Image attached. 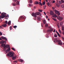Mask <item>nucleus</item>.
<instances>
[{"instance_id": "obj_27", "label": "nucleus", "mask_w": 64, "mask_h": 64, "mask_svg": "<svg viewBox=\"0 0 64 64\" xmlns=\"http://www.w3.org/2000/svg\"><path fill=\"white\" fill-rule=\"evenodd\" d=\"M48 24H45V27H47L48 26Z\"/></svg>"}, {"instance_id": "obj_30", "label": "nucleus", "mask_w": 64, "mask_h": 64, "mask_svg": "<svg viewBox=\"0 0 64 64\" xmlns=\"http://www.w3.org/2000/svg\"><path fill=\"white\" fill-rule=\"evenodd\" d=\"M58 30L59 31L60 33V34H62V33L61 32L60 30Z\"/></svg>"}, {"instance_id": "obj_6", "label": "nucleus", "mask_w": 64, "mask_h": 64, "mask_svg": "<svg viewBox=\"0 0 64 64\" xmlns=\"http://www.w3.org/2000/svg\"><path fill=\"white\" fill-rule=\"evenodd\" d=\"M7 26L6 24H4L2 25L1 26H0V28H3V26L4 27H5Z\"/></svg>"}, {"instance_id": "obj_18", "label": "nucleus", "mask_w": 64, "mask_h": 64, "mask_svg": "<svg viewBox=\"0 0 64 64\" xmlns=\"http://www.w3.org/2000/svg\"><path fill=\"white\" fill-rule=\"evenodd\" d=\"M54 11L55 12V13L56 14H57V13H60L59 11H58L56 10H54Z\"/></svg>"}, {"instance_id": "obj_62", "label": "nucleus", "mask_w": 64, "mask_h": 64, "mask_svg": "<svg viewBox=\"0 0 64 64\" xmlns=\"http://www.w3.org/2000/svg\"><path fill=\"white\" fill-rule=\"evenodd\" d=\"M34 8H36V6L34 7Z\"/></svg>"}, {"instance_id": "obj_49", "label": "nucleus", "mask_w": 64, "mask_h": 64, "mask_svg": "<svg viewBox=\"0 0 64 64\" xmlns=\"http://www.w3.org/2000/svg\"><path fill=\"white\" fill-rule=\"evenodd\" d=\"M57 26H58V28H60V27L59 26V25H57Z\"/></svg>"}, {"instance_id": "obj_44", "label": "nucleus", "mask_w": 64, "mask_h": 64, "mask_svg": "<svg viewBox=\"0 0 64 64\" xmlns=\"http://www.w3.org/2000/svg\"><path fill=\"white\" fill-rule=\"evenodd\" d=\"M52 19H53V20H54V21H56V19H55V18H52Z\"/></svg>"}, {"instance_id": "obj_45", "label": "nucleus", "mask_w": 64, "mask_h": 64, "mask_svg": "<svg viewBox=\"0 0 64 64\" xmlns=\"http://www.w3.org/2000/svg\"><path fill=\"white\" fill-rule=\"evenodd\" d=\"M5 23L6 24H7V20L5 22Z\"/></svg>"}, {"instance_id": "obj_3", "label": "nucleus", "mask_w": 64, "mask_h": 64, "mask_svg": "<svg viewBox=\"0 0 64 64\" xmlns=\"http://www.w3.org/2000/svg\"><path fill=\"white\" fill-rule=\"evenodd\" d=\"M6 14L4 12L2 13L1 16H0V20L1 19V18H4L6 16Z\"/></svg>"}, {"instance_id": "obj_38", "label": "nucleus", "mask_w": 64, "mask_h": 64, "mask_svg": "<svg viewBox=\"0 0 64 64\" xmlns=\"http://www.w3.org/2000/svg\"><path fill=\"white\" fill-rule=\"evenodd\" d=\"M17 26H13V28H17Z\"/></svg>"}, {"instance_id": "obj_28", "label": "nucleus", "mask_w": 64, "mask_h": 64, "mask_svg": "<svg viewBox=\"0 0 64 64\" xmlns=\"http://www.w3.org/2000/svg\"><path fill=\"white\" fill-rule=\"evenodd\" d=\"M56 6L58 7H59L60 6V5L59 4H56Z\"/></svg>"}, {"instance_id": "obj_61", "label": "nucleus", "mask_w": 64, "mask_h": 64, "mask_svg": "<svg viewBox=\"0 0 64 64\" xmlns=\"http://www.w3.org/2000/svg\"><path fill=\"white\" fill-rule=\"evenodd\" d=\"M48 1L47 0H46V2H48Z\"/></svg>"}, {"instance_id": "obj_17", "label": "nucleus", "mask_w": 64, "mask_h": 64, "mask_svg": "<svg viewBox=\"0 0 64 64\" xmlns=\"http://www.w3.org/2000/svg\"><path fill=\"white\" fill-rule=\"evenodd\" d=\"M11 22L10 21L8 22V26H10V24H11Z\"/></svg>"}, {"instance_id": "obj_21", "label": "nucleus", "mask_w": 64, "mask_h": 64, "mask_svg": "<svg viewBox=\"0 0 64 64\" xmlns=\"http://www.w3.org/2000/svg\"><path fill=\"white\" fill-rule=\"evenodd\" d=\"M57 38H55V39L54 40V42H57Z\"/></svg>"}, {"instance_id": "obj_53", "label": "nucleus", "mask_w": 64, "mask_h": 64, "mask_svg": "<svg viewBox=\"0 0 64 64\" xmlns=\"http://www.w3.org/2000/svg\"><path fill=\"white\" fill-rule=\"evenodd\" d=\"M44 14L45 15H46V14L45 13V12H44Z\"/></svg>"}, {"instance_id": "obj_63", "label": "nucleus", "mask_w": 64, "mask_h": 64, "mask_svg": "<svg viewBox=\"0 0 64 64\" xmlns=\"http://www.w3.org/2000/svg\"><path fill=\"white\" fill-rule=\"evenodd\" d=\"M50 20V19H49V18H48V21H49Z\"/></svg>"}, {"instance_id": "obj_5", "label": "nucleus", "mask_w": 64, "mask_h": 64, "mask_svg": "<svg viewBox=\"0 0 64 64\" xmlns=\"http://www.w3.org/2000/svg\"><path fill=\"white\" fill-rule=\"evenodd\" d=\"M19 2L18 1L17 2H16V3H12V5L13 6H15L16 5H19Z\"/></svg>"}, {"instance_id": "obj_59", "label": "nucleus", "mask_w": 64, "mask_h": 64, "mask_svg": "<svg viewBox=\"0 0 64 64\" xmlns=\"http://www.w3.org/2000/svg\"><path fill=\"white\" fill-rule=\"evenodd\" d=\"M6 18H7V17H8L7 16H6Z\"/></svg>"}, {"instance_id": "obj_52", "label": "nucleus", "mask_w": 64, "mask_h": 64, "mask_svg": "<svg viewBox=\"0 0 64 64\" xmlns=\"http://www.w3.org/2000/svg\"><path fill=\"white\" fill-rule=\"evenodd\" d=\"M40 16H42V14L41 13H40Z\"/></svg>"}, {"instance_id": "obj_11", "label": "nucleus", "mask_w": 64, "mask_h": 64, "mask_svg": "<svg viewBox=\"0 0 64 64\" xmlns=\"http://www.w3.org/2000/svg\"><path fill=\"white\" fill-rule=\"evenodd\" d=\"M1 38H2V39L5 40L6 41L7 40V38H6L4 37L3 36H2Z\"/></svg>"}, {"instance_id": "obj_8", "label": "nucleus", "mask_w": 64, "mask_h": 64, "mask_svg": "<svg viewBox=\"0 0 64 64\" xmlns=\"http://www.w3.org/2000/svg\"><path fill=\"white\" fill-rule=\"evenodd\" d=\"M57 18L58 19L60 20H62L63 19V18H62V17H61V16H60L58 17Z\"/></svg>"}, {"instance_id": "obj_9", "label": "nucleus", "mask_w": 64, "mask_h": 64, "mask_svg": "<svg viewBox=\"0 0 64 64\" xmlns=\"http://www.w3.org/2000/svg\"><path fill=\"white\" fill-rule=\"evenodd\" d=\"M53 29L52 28H50V29L48 30L47 32H52L53 31Z\"/></svg>"}, {"instance_id": "obj_4", "label": "nucleus", "mask_w": 64, "mask_h": 64, "mask_svg": "<svg viewBox=\"0 0 64 64\" xmlns=\"http://www.w3.org/2000/svg\"><path fill=\"white\" fill-rule=\"evenodd\" d=\"M56 42H57L58 44L59 45H62V44L63 43L62 42L61 40H58Z\"/></svg>"}, {"instance_id": "obj_43", "label": "nucleus", "mask_w": 64, "mask_h": 64, "mask_svg": "<svg viewBox=\"0 0 64 64\" xmlns=\"http://www.w3.org/2000/svg\"><path fill=\"white\" fill-rule=\"evenodd\" d=\"M2 33L1 32H0V35L2 36Z\"/></svg>"}, {"instance_id": "obj_23", "label": "nucleus", "mask_w": 64, "mask_h": 64, "mask_svg": "<svg viewBox=\"0 0 64 64\" xmlns=\"http://www.w3.org/2000/svg\"><path fill=\"white\" fill-rule=\"evenodd\" d=\"M43 22L44 24H45L46 23V21L45 20H43Z\"/></svg>"}, {"instance_id": "obj_47", "label": "nucleus", "mask_w": 64, "mask_h": 64, "mask_svg": "<svg viewBox=\"0 0 64 64\" xmlns=\"http://www.w3.org/2000/svg\"><path fill=\"white\" fill-rule=\"evenodd\" d=\"M46 8V6H44V9H45Z\"/></svg>"}, {"instance_id": "obj_13", "label": "nucleus", "mask_w": 64, "mask_h": 64, "mask_svg": "<svg viewBox=\"0 0 64 64\" xmlns=\"http://www.w3.org/2000/svg\"><path fill=\"white\" fill-rule=\"evenodd\" d=\"M50 14L51 15H53L54 14V13L52 10H50Z\"/></svg>"}, {"instance_id": "obj_19", "label": "nucleus", "mask_w": 64, "mask_h": 64, "mask_svg": "<svg viewBox=\"0 0 64 64\" xmlns=\"http://www.w3.org/2000/svg\"><path fill=\"white\" fill-rule=\"evenodd\" d=\"M19 60V61H20L21 62H23V60H22L21 59H19V60Z\"/></svg>"}, {"instance_id": "obj_54", "label": "nucleus", "mask_w": 64, "mask_h": 64, "mask_svg": "<svg viewBox=\"0 0 64 64\" xmlns=\"http://www.w3.org/2000/svg\"><path fill=\"white\" fill-rule=\"evenodd\" d=\"M6 16H7V17H8V18L9 17V15H7Z\"/></svg>"}, {"instance_id": "obj_60", "label": "nucleus", "mask_w": 64, "mask_h": 64, "mask_svg": "<svg viewBox=\"0 0 64 64\" xmlns=\"http://www.w3.org/2000/svg\"><path fill=\"white\" fill-rule=\"evenodd\" d=\"M52 9H53V10H54V7H52Z\"/></svg>"}, {"instance_id": "obj_16", "label": "nucleus", "mask_w": 64, "mask_h": 64, "mask_svg": "<svg viewBox=\"0 0 64 64\" xmlns=\"http://www.w3.org/2000/svg\"><path fill=\"white\" fill-rule=\"evenodd\" d=\"M62 24H63V22H61L60 23V26L61 27L62 26H63Z\"/></svg>"}, {"instance_id": "obj_57", "label": "nucleus", "mask_w": 64, "mask_h": 64, "mask_svg": "<svg viewBox=\"0 0 64 64\" xmlns=\"http://www.w3.org/2000/svg\"><path fill=\"white\" fill-rule=\"evenodd\" d=\"M17 62L16 61H14V62Z\"/></svg>"}, {"instance_id": "obj_37", "label": "nucleus", "mask_w": 64, "mask_h": 64, "mask_svg": "<svg viewBox=\"0 0 64 64\" xmlns=\"http://www.w3.org/2000/svg\"><path fill=\"white\" fill-rule=\"evenodd\" d=\"M56 14H57L58 15V16H59V15H60V13L59 12L58 13H56Z\"/></svg>"}, {"instance_id": "obj_32", "label": "nucleus", "mask_w": 64, "mask_h": 64, "mask_svg": "<svg viewBox=\"0 0 64 64\" xmlns=\"http://www.w3.org/2000/svg\"><path fill=\"white\" fill-rule=\"evenodd\" d=\"M12 49V50H13L14 51H15L16 50H15V48H11Z\"/></svg>"}, {"instance_id": "obj_39", "label": "nucleus", "mask_w": 64, "mask_h": 64, "mask_svg": "<svg viewBox=\"0 0 64 64\" xmlns=\"http://www.w3.org/2000/svg\"><path fill=\"white\" fill-rule=\"evenodd\" d=\"M47 4L48 6H49L50 5V3L49 2H48L47 3Z\"/></svg>"}, {"instance_id": "obj_20", "label": "nucleus", "mask_w": 64, "mask_h": 64, "mask_svg": "<svg viewBox=\"0 0 64 64\" xmlns=\"http://www.w3.org/2000/svg\"><path fill=\"white\" fill-rule=\"evenodd\" d=\"M34 4L36 5H37L38 4V2L36 1L34 2Z\"/></svg>"}, {"instance_id": "obj_31", "label": "nucleus", "mask_w": 64, "mask_h": 64, "mask_svg": "<svg viewBox=\"0 0 64 64\" xmlns=\"http://www.w3.org/2000/svg\"><path fill=\"white\" fill-rule=\"evenodd\" d=\"M62 30H63V31H64V27L63 26H62Z\"/></svg>"}, {"instance_id": "obj_14", "label": "nucleus", "mask_w": 64, "mask_h": 64, "mask_svg": "<svg viewBox=\"0 0 64 64\" xmlns=\"http://www.w3.org/2000/svg\"><path fill=\"white\" fill-rule=\"evenodd\" d=\"M56 34H57L58 35V36H59L60 37H61V36L59 34V33L58 32H57V30H56Z\"/></svg>"}, {"instance_id": "obj_26", "label": "nucleus", "mask_w": 64, "mask_h": 64, "mask_svg": "<svg viewBox=\"0 0 64 64\" xmlns=\"http://www.w3.org/2000/svg\"><path fill=\"white\" fill-rule=\"evenodd\" d=\"M39 5H40L41 6H42V4L40 2H39Z\"/></svg>"}, {"instance_id": "obj_36", "label": "nucleus", "mask_w": 64, "mask_h": 64, "mask_svg": "<svg viewBox=\"0 0 64 64\" xmlns=\"http://www.w3.org/2000/svg\"><path fill=\"white\" fill-rule=\"evenodd\" d=\"M38 11H39L40 12H42V10H38Z\"/></svg>"}, {"instance_id": "obj_51", "label": "nucleus", "mask_w": 64, "mask_h": 64, "mask_svg": "<svg viewBox=\"0 0 64 64\" xmlns=\"http://www.w3.org/2000/svg\"><path fill=\"white\" fill-rule=\"evenodd\" d=\"M46 18H48V16L47 15H46Z\"/></svg>"}, {"instance_id": "obj_34", "label": "nucleus", "mask_w": 64, "mask_h": 64, "mask_svg": "<svg viewBox=\"0 0 64 64\" xmlns=\"http://www.w3.org/2000/svg\"><path fill=\"white\" fill-rule=\"evenodd\" d=\"M61 1L62 3H64V1L63 0H61Z\"/></svg>"}, {"instance_id": "obj_35", "label": "nucleus", "mask_w": 64, "mask_h": 64, "mask_svg": "<svg viewBox=\"0 0 64 64\" xmlns=\"http://www.w3.org/2000/svg\"><path fill=\"white\" fill-rule=\"evenodd\" d=\"M59 4H62V3L61 2V1H59Z\"/></svg>"}, {"instance_id": "obj_7", "label": "nucleus", "mask_w": 64, "mask_h": 64, "mask_svg": "<svg viewBox=\"0 0 64 64\" xmlns=\"http://www.w3.org/2000/svg\"><path fill=\"white\" fill-rule=\"evenodd\" d=\"M32 16H34V17H37L36 14H35V13L34 12L32 13Z\"/></svg>"}, {"instance_id": "obj_41", "label": "nucleus", "mask_w": 64, "mask_h": 64, "mask_svg": "<svg viewBox=\"0 0 64 64\" xmlns=\"http://www.w3.org/2000/svg\"><path fill=\"white\" fill-rule=\"evenodd\" d=\"M61 38L63 40H64V37H62Z\"/></svg>"}, {"instance_id": "obj_10", "label": "nucleus", "mask_w": 64, "mask_h": 64, "mask_svg": "<svg viewBox=\"0 0 64 64\" xmlns=\"http://www.w3.org/2000/svg\"><path fill=\"white\" fill-rule=\"evenodd\" d=\"M24 17L23 16H21L19 17V20H22L24 19Z\"/></svg>"}, {"instance_id": "obj_2", "label": "nucleus", "mask_w": 64, "mask_h": 64, "mask_svg": "<svg viewBox=\"0 0 64 64\" xmlns=\"http://www.w3.org/2000/svg\"><path fill=\"white\" fill-rule=\"evenodd\" d=\"M14 54L13 52H10L9 53L7 54H6V56H10V57H12V59L13 60H16V56H14Z\"/></svg>"}, {"instance_id": "obj_42", "label": "nucleus", "mask_w": 64, "mask_h": 64, "mask_svg": "<svg viewBox=\"0 0 64 64\" xmlns=\"http://www.w3.org/2000/svg\"><path fill=\"white\" fill-rule=\"evenodd\" d=\"M32 4H29V6H32Z\"/></svg>"}, {"instance_id": "obj_50", "label": "nucleus", "mask_w": 64, "mask_h": 64, "mask_svg": "<svg viewBox=\"0 0 64 64\" xmlns=\"http://www.w3.org/2000/svg\"><path fill=\"white\" fill-rule=\"evenodd\" d=\"M55 2V0H54L53 2H52V3H54Z\"/></svg>"}, {"instance_id": "obj_33", "label": "nucleus", "mask_w": 64, "mask_h": 64, "mask_svg": "<svg viewBox=\"0 0 64 64\" xmlns=\"http://www.w3.org/2000/svg\"><path fill=\"white\" fill-rule=\"evenodd\" d=\"M45 2H42L43 5H45Z\"/></svg>"}, {"instance_id": "obj_55", "label": "nucleus", "mask_w": 64, "mask_h": 64, "mask_svg": "<svg viewBox=\"0 0 64 64\" xmlns=\"http://www.w3.org/2000/svg\"><path fill=\"white\" fill-rule=\"evenodd\" d=\"M62 34H63V35H64V32H62Z\"/></svg>"}, {"instance_id": "obj_40", "label": "nucleus", "mask_w": 64, "mask_h": 64, "mask_svg": "<svg viewBox=\"0 0 64 64\" xmlns=\"http://www.w3.org/2000/svg\"><path fill=\"white\" fill-rule=\"evenodd\" d=\"M10 30H12V26H10Z\"/></svg>"}, {"instance_id": "obj_29", "label": "nucleus", "mask_w": 64, "mask_h": 64, "mask_svg": "<svg viewBox=\"0 0 64 64\" xmlns=\"http://www.w3.org/2000/svg\"><path fill=\"white\" fill-rule=\"evenodd\" d=\"M57 34H55L54 35V37L55 38H57Z\"/></svg>"}, {"instance_id": "obj_25", "label": "nucleus", "mask_w": 64, "mask_h": 64, "mask_svg": "<svg viewBox=\"0 0 64 64\" xmlns=\"http://www.w3.org/2000/svg\"><path fill=\"white\" fill-rule=\"evenodd\" d=\"M30 3L32 4V0H30Z\"/></svg>"}, {"instance_id": "obj_56", "label": "nucleus", "mask_w": 64, "mask_h": 64, "mask_svg": "<svg viewBox=\"0 0 64 64\" xmlns=\"http://www.w3.org/2000/svg\"><path fill=\"white\" fill-rule=\"evenodd\" d=\"M55 30L54 29V31H53V32H55Z\"/></svg>"}, {"instance_id": "obj_12", "label": "nucleus", "mask_w": 64, "mask_h": 64, "mask_svg": "<svg viewBox=\"0 0 64 64\" xmlns=\"http://www.w3.org/2000/svg\"><path fill=\"white\" fill-rule=\"evenodd\" d=\"M37 19H38V20L39 21H40L41 20V18L39 16L37 17Z\"/></svg>"}, {"instance_id": "obj_24", "label": "nucleus", "mask_w": 64, "mask_h": 64, "mask_svg": "<svg viewBox=\"0 0 64 64\" xmlns=\"http://www.w3.org/2000/svg\"><path fill=\"white\" fill-rule=\"evenodd\" d=\"M61 7L62 8H64V5H61Z\"/></svg>"}, {"instance_id": "obj_15", "label": "nucleus", "mask_w": 64, "mask_h": 64, "mask_svg": "<svg viewBox=\"0 0 64 64\" xmlns=\"http://www.w3.org/2000/svg\"><path fill=\"white\" fill-rule=\"evenodd\" d=\"M35 14H36L37 16H39V15L40 14V12H36L35 13Z\"/></svg>"}, {"instance_id": "obj_64", "label": "nucleus", "mask_w": 64, "mask_h": 64, "mask_svg": "<svg viewBox=\"0 0 64 64\" xmlns=\"http://www.w3.org/2000/svg\"><path fill=\"white\" fill-rule=\"evenodd\" d=\"M39 0L40 1V2H41V0Z\"/></svg>"}, {"instance_id": "obj_1", "label": "nucleus", "mask_w": 64, "mask_h": 64, "mask_svg": "<svg viewBox=\"0 0 64 64\" xmlns=\"http://www.w3.org/2000/svg\"><path fill=\"white\" fill-rule=\"evenodd\" d=\"M4 43H6V41H4V40H2L0 42V44H2V46L4 48V50H6V48H8L6 50V53H8V52L10 50V46L9 45H5V44H4Z\"/></svg>"}, {"instance_id": "obj_58", "label": "nucleus", "mask_w": 64, "mask_h": 64, "mask_svg": "<svg viewBox=\"0 0 64 64\" xmlns=\"http://www.w3.org/2000/svg\"><path fill=\"white\" fill-rule=\"evenodd\" d=\"M0 40H2V39L1 38H0Z\"/></svg>"}, {"instance_id": "obj_48", "label": "nucleus", "mask_w": 64, "mask_h": 64, "mask_svg": "<svg viewBox=\"0 0 64 64\" xmlns=\"http://www.w3.org/2000/svg\"><path fill=\"white\" fill-rule=\"evenodd\" d=\"M34 17V20H36V17Z\"/></svg>"}, {"instance_id": "obj_22", "label": "nucleus", "mask_w": 64, "mask_h": 64, "mask_svg": "<svg viewBox=\"0 0 64 64\" xmlns=\"http://www.w3.org/2000/svg\"><path fill=\"white\" fill-rule=\"evenodd\" d=\"M53 17H54L55 18H56L57 17V15H56V14H54V15Z\"/></svg>"}, {"instance_id": "obj_46", "label": "nucleus", "mask_w": 64, "mask_h": 64, "mask_svg": "<svg viewBox=\"0 0 64 64\" xmlns=\"http://www.w3.org/2000/svg\"><path fill=\"white\" fill-rule=\"evenodd\" d=\"M16 0H13V2H15L16 1Z\"/></svg>"}]
</instances>
